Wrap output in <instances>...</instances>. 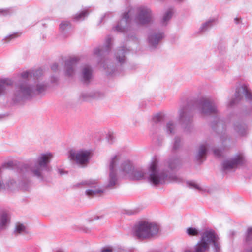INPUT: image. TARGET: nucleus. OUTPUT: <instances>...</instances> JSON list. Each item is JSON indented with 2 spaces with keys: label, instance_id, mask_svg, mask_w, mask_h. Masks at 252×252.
I'll use <instances>...</instances> for the list:
<instances>
[{
  "label": "nucleus",
  "instance_id": "18",
  "mask_svg": "<svg viewBox=\"0 0 252 252\" xmlns=\"http://www.w3.org/2000/svg\"><path fill=\"white\" fill-rule=\"evenodd\" d=\"M208 149L207 144L200 145L195 156V159L198 162H202L206 158V153Z\"/></svg>",
  "mask_w": 252,
  "mask_h": 252
},
{
  "label": "nucleus",
  "instance_id": "36",
  "mask_svg": "<svg viewBox=\"0 0 252 252\" xmlns=\"http://www.w3.org/2000/svg\"><path fill=\"white\" fill-rule=\"evenodd\" d=\"M68 27H70V23L67 21H64L60 24V29L62 31H64L67 29Z\"/></svg>",
  "mask_w": 252,
  "mask_h": 252
},
{
  "label": "nucleus",
  "instance_id": "7",
  "mask_svg": "<svg viewBox=\"0 0 252 252\" xmlns=\"http://www.w3.org/2000/svg\"><path fill=\"white\" fill-rule=\"evenodd\" d=\"M191 109L190 106L186 103L181 106L179 110V122L183 126L185 131L188 133L191 132L193 128Z\"/></svg>",
  "mask_w": 252,
  "mask_h": 252
},
{
  "label": "nucleus",
  "instance_id": "5",
  "mask_svg": "<svg viewBox=\"0 0 252 252\" xmlns=\"http://www.w3.org/2000/svg\"><path fill=\"white\" fill-rule=\"evenodd\" d=\"M211 243L214 245L215 252H220V245L219 237L214 231L207 230L202 234L200 240L194 246L193 251L187 250L185 252H207Z\"/></svg>",
  "mask_w": 252,
  "mask_h": 252
},
{
  "label": "nucleus",
  "instance_id": "15",
  "mask_svg": "<svg viewBox=\"0 0 252 252\" xmlns=\"http://www.w3.org/2000/svg\"><path fill=\"white\" fill-rule=\"evenodd\" d=\"M77 61V58L75 57L65 61L64 69L66 76L72 77L74 75Z\"/></svg>",
  "mask_w": 252,
  "mask_h": 252
},
{
  "label": "nucleus",
  "instance_id": "31",
  "mask_svg": "<svg viewBox=\"0 0 252 252\" xmlns=\"http://www.w3.org/2000/svg\"><path fill=\"white\" fill-rule=\"evenodd\" d=\"M0 82H1V84L3 85L5 87L6 86H11L13 85V81L9 79H2L0 80Z\"/></svg>",
  "mask_w": 252,
  "mask_h": 252
},
{
  "label": "nucleus",
  "instance_id": "41",
  "mask_svg": "<svg viewBox=\"0 0 252 252\" xmlns=\"http://www.w3.org/2000/svg\"><path fill=\"white\" fill-rule=\"evenodd\" d=\"M58 65L56 63H54L51 66V69L52 70L55 71L58 70Z\"/></svg>",
  "mask_w": 252,
  "mask_h": 252
},
{
  "label": "nucleus",
  "instance_id": "16",
  "mask_svg": "<svg viewBox=\"0 0 252 252\" xmlns=\"http://www.w3.org/2000/svg\"><path fill=\"white\" fill-rule=\"evenodd\" d=\"M252 228L249 227L246 232L243 238V245L245 248L244 252H252Z\"/></svg>",
  "mask_w": 252,
  "mask_h": 252
},
{
  "label": "nucleus",
  "instance_id": "4",
  "mask_svg": "<svg viewBox=\"0 0 252 252\" xmlns=\"http://www.w3.org/2000/svg\"><path fill=\"white\" fill-rule=\"evenodd\" d=\"M52 158L53 155L51 153L41 154L33 162L24 165L23 168L30 171L34 176L42 179L43 171L49 170L48 164Z\"/></svg>",
  "mask_w": 252,
  "mask_h": 252
},
{
  "label": "nucleus",
  "instance_id": "23",
  "mask_svg": "<svg viewBox=\"0 0 252 252\" xmlns=\"http://www.w3.org/2000/svg\"><path fill=\"white\" fill-rule=\"evenodd\" d=\"M92 77V70L89 65H85L82 70V77L83 81L85 83L90 81Z\"/></svg>",
  "mask_w": 252,
  "mask_h": 252
},
{
  "label": "nucleus",
  "instance_id": "3",
  "mask_svg": "<svg viewBox=\"0 0 252 252\" xmlns=\"http://www.w3.org/2000/svg\"><path fill=\"white\" fill-rule=\"evenodd\" d=\"M121 162L120 165V171L123 174L129 177L132 174L134 166L132 163L128 160H122L121 156L117 155L114 156L111 159L109 163V174L108 178V183L106 186V188H112L117 185L118 177L116 174V167L120 162Z\"/></svg>",
  "mask_w": 252,
  "mask_h": 252
},
{
  "label": "nucleus",
  "instance_id": "45",
  "mask_svg": "<svg viewBox=\"0 0 252 252\" xmlns=\"http://www.w3.org/2000/svg\"><path fill=\"white\" fill-rule=\"evenodd\" d=\"M8 10L7 9H6V10H2L1 11V12H2L3 13L4 15H6L8 13Z\"/></svg>",
  "mask_w": 252,
  "mask_h": 252
},
{
  "label": "nucleus",
  "instance_id": "38",
  "mask_svg": "<svg viewBox=\"0 0 252 252\" xmlns=\"http://www.w3.org/2000/svg\"><path fill=\"white\" fill-rule=\"evenodd\" d=\"M214 155L218 157H220L222 155V150L221 149L215 148L213 150Z\"/></svg>",
  "mask_w": 252,
  "mask_h": 252
},
{
  "label": "nucleus",
  "instance_id": "42",
  "mask_svg": "<svg viewBox=\"0 0 252 252\" xmlns=\"http://www.w3.org/2000/svg\"><path fill=\"white\" fill-rule=\"evenodd\" d=\"M101 252H112V250L110 248H106L103 249Z\"/></svg>",
  "mask_w": 252,
  "mask_h": 252
},
{
  "label": "nucleus",
  "instance_id": "39",
  "mask_svg": "<svg viewBox=\"0 0 252 252\" xmlns=\"http://www.w3.org/2000/svg\"><path fill=\"white\" fill-rule=\"evenodd\" d=\"M6 92L5 87L0 82V96L4 95Z\"/></svg>",
  "mask_w": 252,
  "mask_h": 252
},
{
  "label": "nucleus",
  "instance_id": "33",
  "mask_svg": "<svg viewBox=\"0 0 252 252\" xmlns=\"http://www.w3.org/2000/svg\"><path fill=\"white\" fill-rule=\"evenodd\" d=\"M88 15V12L87 10L83 11L80 13L77 14L75 18L77 20L84 19V18Z\"/></svg>",
  "mask_w": 252,
  "mask_h": 252
},
{
  "label": "nucleus",
  "instance_id": "44",
  "mask_svg": "<svg viewBox=\"0 0 252 252\" xmlns=\"http://www.w3.org/2000/svg\"><path fill=\"white\" fill-rule=\"evenodd\" d=\"M114 138V136L112 135H109V136L108 137V140L110 142H111L112 141V140Z\"/></svg>",
  "mask_w": 252,
  "mask_h": 252
},
{
  "label": "nucleus",
  "instance_id": "29",
  "mask_svg": "<svg viewBox=\"0 0 252 252\" xmlns=\"http://www.w3.org/2000/svg\"><path fill=\"white\" fill-rule=\"evenodd\" d=\"M182 146V139L179 137H176L173 145V150H177L179 149Z\"/></svg>",
  "mask_w": 252,
  "mask_h": 252
},
{
  "label": "nucleus",
  "instance_id": "37",
  "mask_svg": "<svg viewBox=\"0 0 252 252\" xmlns=\"http://www.w3.org/2000/svg\"><path fill=\"white\" fill-rule=\"evenodd\" d=\"M104 96V94L100 92H96L94 93V95H91V96L94 98H100L103 97Z\"/></svg>",
  "mask_w": 252,
  "mask_h": 252
},
{
  "label": "nucleus",
  "instance_id": "6",
  "mask_svg": "<svg viewBox=\"0 0 252 252\" xmlns=\"http://www.w3.org/2000/svg\"><path fill=\"white\" fill-rule=\"evenodd\" d=\"M159 229L158 225L154 222L141 221L135 225L133 235L140 240L151 239L158 235Z\"/></svg>",
  "mask_w": 252,
  "mask_h": 252
},
{
  "label": "nucleus",
  "instance_id": "22",
  "mask_svg": "<svg viewBox=\"0 0 252 252\" xmlns=\"http://www.w3.org/2000/svg\"><path fill=\"white\" fill-rule=\"evenodd\" d=\"M234 129L235 132L240 136H244L247 134V127L243 123L236 122L234 125Z\"/></svg>",
  "mask_w": 252,
  "mask_h": 252
},
{
  "label": "nucleus",
  "instance_id": "24",
  "mask_svg": "<svg viewBox=\"0 0 252 252\" xmlns=\"http://www.w3.org/2000/svg\"><path fill=\"white\" fill-rule=\"evenodd\" d=\"M126 53V49L125 47H123L119 49L116 53V57L118 61L123 64L126 60L125 54Z\"/></svg>",
  "mask_w": 252,
  "mask_h": 252
},
{
  "label": "nucleus",
  "instance_id": "27",
  "mask_svg": "<svg viewBox=\"0 0 252 252\" xmlns=\"http://www.w3.org/2000/svg\"><path fill=\"white\" fill-rule=\"evenodd\" d=\"M26 232L25 226L20 223L16 224L14 233L15 235L24 234Z\"/></svg>",
  "mask_w": 252,
  "mask_h": 252
},
{
  "label": "nucleus",
  "instance_id": "34",
  "mask_svg": "<svg viewBox=\"0 0 252 252\" xmlns=\"http://www.w3.org/2000/svg\"><path fill=\"white\" fill-rule=\"evenodd\" d=\"M188 185L192 188L198 190H201V188L196 183L194 182H188L187 183Z\"/></svg>",
  "mask_w": 252,
  "mask_h": 252
},
{
  "label": "nucleus",
  "instance_id": "19",
  "mask_svg": "<svg viewBox=\"0 0 252 252\" xmlns=\"http://www.w3.org/2000/svg\"><path fill=\"white\" fill-rule=\"evenodd\" d=\"M163 33L158 32V33H152L148 36L149 43L152 47L156 46L158 44L159 41L163 38Z\"/></svg>",
  "mask_w": 252,
  "mask_h": 252
},
{
  "label": "nucleus",
  "instance_id": "21",
  "mask_svg": "<svg viewBox=\"0 0 252 252\" xmlns=\"http://www.w3.org/2000/svg\"><path fill=\"white\" fill-rule=\"evenodd\" d=\"M10 222V215L6 212L0 215V232L6 229Z\"/></svg>",
  "mask_w": 252,
  "mask_h": 252
},
{
  "label": "nucleus",
  "instance_id": "10",
  "mask_svg": "<svg viewBox=\"0 0 252 252\" xmlns=\"http://www.w3.org/2000/svg\"><path fill=\"white\" fill-rule=\"evenodd\" d=\"M91 157V152L87 150L71 149L69 151L70 160L82 167L87 165Z\"/></svg>",
  "mask_w": 252,
  "mask_h": 252
},
{
  "label": "nucleus",
  "instance_id": "2",
  "mask_svg": "<svg viewBox=\"0 0 252 252\" xmlns=\"http://www.w3.org/2000/svg\"><path fill=\"white\" fill-rule=\"evenodd\" d=\"M180 165L181 161L178 158H170L163 165H159L158 161L155 159L149 167L147 180L154 186L162 185L167 182H181L182 179L172 172Z\"/></svg>",
  "mask_w": 252,
  "mask_h": 252
},
{
  "label": "nucleus",
  "instance_id": "9",
  "mask_svg": "<svg viewBox=\"0 0 252 252\" xmlns=\"http://www.w3.org/2000/svg\"><path fill=\"white\" fill-rule=\"evenodd\" d=\"M196 107L200 114L203 116L216 114L218 112L214 100L206 97L198 100L196 103Z\"/></svg>",
  "mask_w": 252,
  "mask_h": 252
},
{
  "label": "nucleus",
  "instance_id": "11",
  "mask_svg": "<svg viewBox=\"0 0 252 252\" xmlns=\"http://www.w3.org/2000/svg\"><path fill=\"white\" fill-rule=\"evenodd\" d=\"M80 185L91 188L86 190V194L89 197H93L103 192V189L100 187L98 181L95 179L85 180L76 185L78 187Z\"/></svg>",
  "mask_w": 252,
  "mask_h": 252
},
{
  "label": "nucleus",
  "instance_id": "32",
  "mask_svg": "<svg viewBox=\"0 0 252 252\" xmlns=\"http://www.w3.org/2000/svg\"><path fill=\"white\" fill-rule=\"evenodd\" d=\"M103 67L106 70V72L107 74H110L114 72L113 66L111 64L108 65H106V64H104L103 65Z\"/></svg>",
  "mask_w": 252,
  "mask_h": 252
},
{
  "label": "nucleus",
  "instance_id": "17",
  "mask_svg": "<svg viewBox=\"0 0 252 252\" xmlns=\"http://www.w3.org/2000/svg\"><path fill=\"white\" fill-rule=\"evenodd\" d=\"M111 41L112 38L110 36L107 37L106 45L103 47L95 48L94 50V54L99 56L105 55L110 49Z\"/></svg>",
  "mask_w": 252,
  "mask_h": 252
},
{
  "label": "nucleus",
  "instance_id": "43",
  "mask_svg": "<svg viewBox=\"0 0 252 252\" xmlns=\"http://www.w3.org/2000/svg\"><path fill=\"white\" fill-rule=\"evenodd\" d=\"M227 139V136L225 135H222L221 137V140L222 141V144L225 142V141Z\"/></svg>",
  "mask_w": 252,
  "mask_h": 252
},
{
  "label": "nucleus",
  "instance_id": "40",
  "mask_svg": "<svg viewBox=\"0 0 252 252\" xmlns=\"http://www.w3.org/2000/svg\"><path fill=\"white\" fill-rule=\"evenodd\" d=\"M221 128H223V124L221 122H219L217 124V128L216 130L220 133L221 132ZM223 131H221V133H222Z\"/></svg>",
  "mask_w": 252,
  "mask_h": 252
},
{
  "label": "nucleus",
  "instance_id": "14",
  "mask_svg": "<svg viewBox=\"0 0 252 252\" xmlns=\"http://www.w3.org/2000/svg\"><path fill=\"white\" fill-rule=\"evenodd\" d=\"M245 158L243 154H239L231 159L227 160L223 162L222 166L224 170L228 171L236 168L238 166L244 164Z\"/></svg>",
  "mask_w": 252,
  "mask_h": 252
},
{
  "label": "nucleus",
  "instance_id": "1",
  "mask_svg": "<svg viewBox=\"0 0 252 252\" xmlns=\"http://www.w3.org/2000/svg\"><path fill=\"white\" fill-rule=\"evenodd\" d=\"M42 74L41 69L21 73L22 79L15 86L12 96L13 101L18 102L45 92L47 85L38 79Z\"/></svg>",
  "mask_w": 252,
  "mask_h": 252
},
{
  "label": "nucleus",
  "instance_id": "12",
  "mask_svg": "<svg viewBox=\"0 0 252 252\" xmlns=\"http://www.w3.org/2000/svg\"><path fill=\"white\" fill-rule=\"evenodd\" d=\"M133 9H129L127 11L123 13L122 19L120 20L117 25L113 28L114 31L118 32H126L129 25L130 21V16H131Z\"/></svg>",
  "mask_w": 252,
  "mask_h": 252
},
{
  "label": "nucleus",
  "instance_id": "25",
  "mask_svg": "<svg viewBox=\"0 0 252 252\" xmlns=\"http://www.w3.org/2000/svg\"><path fill=\"white\" fill-rule=\"evenodd\" d=\"M165 130L167 133L174 134L177 131L176 125L172 121L168 122L165 126Z\"/></svg>",
  "mask_w": 252,
  "mask_h": 252
},
{
  "label": "nucleus",
  "instance_id": "20",
  "mask_svg": "<svg viewBox=\"0 0 252 252\" xmlns=\"http://www.w3.org/2000/svg\"><path fill=\"white\" fill-rule=\"evenodd\" d=\"M131 173L129 178L133 180L147 179L148 173L146 174L143 169H135L134 167Z\"/></svg>",
  "mask_w": 252,
  "mask_h": 252
},
{
  "label": "nucleus",
  "instance_id": "30",
  "mask_svg": "<svg viewBox=\"0 0 252 252\" xmlns=\"http://www.w3.org/2000/svg\"><path fill=\"white\" fill-rule=\"evenodd\" d=\"M214 22L215 20L212 19L204 23L200 28L201 31L203 32L207 30L209 28H210L213 25V23Z\"/></svg>",
  "mask_w": 252,
  "mask_h": 252
},
{
  "label": "nucleus",
  "instance_id": "47",
  "mask_svg": "<svg viewBox=\"0 0 252 252\" xmlns=\"http://www.w3.org/2000/svg\"><path fill=\"white\" fill-rule=\"evenodd\" d=\"M15 37V35L12 34V35H10L8 38H10V39H12V38H14Z\"/></svg>",
  "mask_w": 252,
  "mask_h": 252
},
{
  "label": "nucleus",
  "instance_id": "8",
  "mask_svg": "<svg viewBox=\"0 0 252 252\" xmlns=\"http://www.w3.org/2000/svg\"><path fill=\"white\" fill-rule=\"evenodd\" d=\"M252 94L251 90L246 85L238 88L235 93L234 97L228 103V107H233L240 102H248L251 103Z\"/></svg>",
  "mask_w": 252,
  "mask_h": 252
},
{
  "label": "nucleus",
  "instance_id": "28",
  "mask_svg": "<svg viewBox=\"0 0 252 252\" xmlns=\"http://www.w3.org/2000/svg\"><path fill=\"white\" fill-rule=\"evenodd\" d=\"M186 233L189 236H197L199 234V231L194 227H189L186 229Z\"/></svg>",
  "mask_w": 252,
  "mask_h": 252
},
{
  "label": "nucleus",
  "instance_id": "26",
  "mask_svg": "<svg viewBox=\"0 0 252 252\" xmlns=\"http://www.w3.org/2000/svg\"><path fill=\"white\" fill-rule=\"evenodd\" d=\"M172 11L171 9L168 10L163 15L161 19V23L162 25L165 26L167 25V22L171 19L172 16Z\"/></svg>",
  "mask_w": 252,
  "mask_h": 252
},
{
  "label": "nucleus",
  "instance_id": "46",
  "mask_svg": "<svg viewBox=\"0 0 252 252\" xmlns=\"http://www.w3.org/2000/svg\"><path fill=\"white\" fill-rule=\"evenodd\" d=\"M234 21L236 24H238L240 21V19L238 18H235Z\"/></svg>",
  "mask_w": 252,
  "mask_h": 252
},
{
  "label": "nucleus",
  "instance_id": "13",
  "mask_svg": "<svg viewBox=\"0 0 252 252\" xmlns=\"http://www.w3.org/2000/svg\"><path fill=\"white\" fill-rule=\"evenodd\" d=\"M136 20L141 24L150 23L152 20V14L150 8L141 6L137 8Z\"/></svg>",
  "mask_w": 252,
  "mask_h": 252
},
{
  "label": "nucleus",
  "instance_id": "35",
  "mask_svg": "<svg viewBox=\"0 0 252 252\" xmlns=\"http://www.w3.org/2000/svg\"><path fill=\"white\" fill-rule=\"evenodd\" d=\"M153 119L154 121L156 123L160 122L163 120L164 116L162 114H158L154 116Z\"/></svg>",
  "mask_w": 252,
  "mask_h": 252
}]
</instances>
